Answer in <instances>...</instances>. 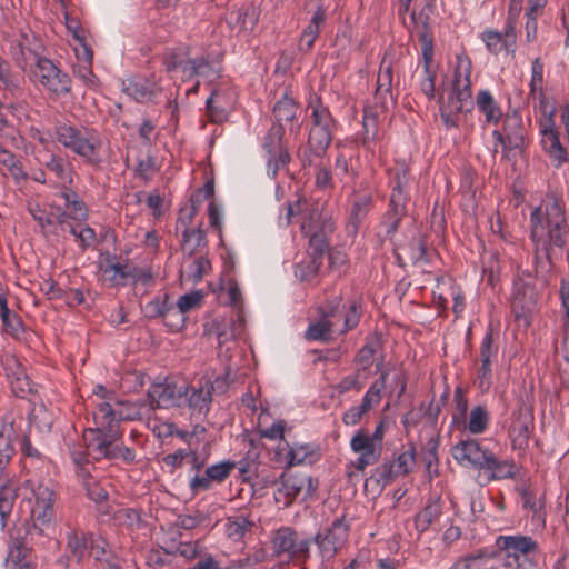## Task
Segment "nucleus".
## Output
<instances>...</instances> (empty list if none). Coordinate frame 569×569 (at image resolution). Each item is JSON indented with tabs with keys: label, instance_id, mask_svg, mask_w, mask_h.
<instances>
[{
	"label": "nucleus",
	"instance_id": "f257e3e1",
	"mask_svg": "<svg viewBox=\"0 0 569 569\" xmlns=\"http://www.w3.org/2000/svg\"><path fill=\"white\" fill-rule=\"evenodd\" d=\"M470 78V59L458 56L451 87L447 93L446 100L440 106L441 120L447 129L458 128L459 114L471 112L475 104L479 112L483 114L486 123L498 124L502 119L503 113L500 104L489 90H480L475 101L472 100Z\"/></svg>",
	"mask_w": 569,
	"mask_h": 569
},
{
	"label": "nucleus",
	"instance_id": "f03ea898",
	"mask_svg": "<svg viewBox=\"0 0 569 569\" xmlns=\"http://www.w3.org/2000/svg\"><path fill=\"white\" fill-rule=\"evenodd\" d=\"M302 214L301 232L309 238L308 257L296 266L295 274L301 281L311 280L318 273L327 250V237L333 231L332 220L322 212V204L298 199L289 203L286 213L279 216V226L288 227L292 217Z\"/></svg>",
	"mask_w": 569,
	"mask_h": 569
},
{
	"label": "nucleus",
	"instance_id": "7ed1b4c3",
	"mask_svg": "<svg viewBox=\"0 0 569 569\" xmlns=\"http://www.w3.org/2000/svg\"><path fill=\"white\" fill-rule=\"evenodd\" d=\"M530 224L537 259H543L541 268L548 270L550 258L547 244L563 248L567 243L568 224L562 192L549 189L541 203L532 210Z\"/></svg>",
	"mask_w": 569,
	"mask_h": 569
},
{
	"label": "nucleus",
	"instance_id": "20e7f679",
	"mask_svg": "<svg viewBox=\"0 0 569 569\" xmlns=\"http://www.w3.org/2000/svg\"><path fill=\"white\" fill-rule=\"evenodd\" d=\"M22 501L28 506L30 528L22 541L42 536L56 519L57 493L53 488L40 479L29 478L20 487Z\"/></svg>",
	"mask_w": 569,
	"mask_h": 569
},
{
	"label": "nucleus",
	"instance_id": "39448f33",
	"mask_svg": "<svg viewBox=\"0 0 569 569\" xmlns=\"http://www.w3.org/2000/svg\"><path fill=\"white\" fill-rule=\"evenodd\" d=\"M119 431H103L94 428H88L83 432V442L86 452L73 450L71 458L77 466H82L92 460H122L130 465L136 461V451L132 448L123 446L120 441Z\"/></svg>",
	"mask_w": 569,
	"mask_h": 569
},
{
	"label": "nucleus",
	"instance_id": "423d86ee",
	"mask_svg": "<svg viewBox=\"0 0 569 569\" xmlns=\"http://www.w3.org/2000/svg\"><path fill=\"white\" fill-rule=\"evenodd\" d=\"M54 136L60 144L86 162L100 164L102 139L97 130L83 126L60 123L56 127Z\"/></svg>",
	"mask_w": 569,
	"mask_h": 569
},
{
	"label": "nucleus",
	"instance_id": "0eeeda50",
	"mask_svg": "<svg viewBox=\"0 0 569 569\" xmlns=\"http://www.w3.org/2000/svg\"><path fill=\"white\" fill-rule=\"evenodd\" d=\"M309 108L311 109V127L308 136V149L313 156L321 158L331 143L337 123L328 107L318 98L310 101Z\"/></svg>",
	"mask_w": 569,
	"mask_h": 569
},
{
	"label": "nucleus",
	"instance_id": "6e6552de",
	"mask_svg": "<svg viewBox=\"0 0 569 569\" xmlns=\"http://www.w3.org/2000/svg\"><path fill=\"white\" fill-rule=\"evenodd\" d=\"M496 546L508 568H520L526 560L540 552L539 542L530 536L501 535L496 539Z\"/></svg>",
	"mask_w": 569,
	"mask_h": 569
},
{
	"label": "nucleus",
	"instance_id": "1a4fd4ad",
	"mask_svg": "<svg viewBox=\"0 0 569 569\" xmlns=\"http://www.w3.org/2000/svg\"><path fill=\"white\" fill-rule=\"evenodd\" d=\"M272 556L287 560H306L309 557L311 540L300 538L298 532L288 526L274 530L270 538Z\"/></svg>",
	"mask_w": 569,
	"mask_h": 569
},
{
	"label": "nucleus",
	"instance_id": "9d476101",
	"mask_svg": "<svg viewBox=\"0 0 569 569\" xmlns=\"http://www.w3.org/2000/svg\"><path fill=\"white\" fill-rule=\"evenodd\" d=\"M318 481L307 475H281L274 491V500L288 507L300 495L311 496L316 492Z\"/></svg>",
	"mask_w": 569,
	"mask_h": 569
},
{
	"label": "nucleus",
	"instance_id": "9b49d317",
	"mask_svg": "<svg viewBox=\"0 0 569 569\" xmlns=\"http://www.w3.org/2000/svg\"><path fill=\"white\" fill-rule=\"evenodd\" d=\"M186 392V383H178L169 379H164L161 382H153L148 389L150 409L180 407L183 403Z\"/></svg>",
	"mask_w": 569,
	"mask_h": 569
},
{
	"label": "nucleus",
	"instance_id": "f8f14e48",
	"mask_svg": "<svg viewBox=\"0 0 569 569\" xmlns=\"http://www.w3.org/2000/svg\"><path fill=\"white\" fill-rule=\"evenodd\" d=\"M276 455L278 460L284 463L286 468L295 466L313 465L321 458L320 448L318 445L308 442H292L283 440L279 446Z\"/></svg>",
	"mask_w": 569,
	"mask_h": 569
},
{
	"label": "nucleus",
	"instance_id": "ddd939ff",
	"mask_svg": "<svg viewBox=\"0 0 569 569\" xmlns=\"http://www.w3.org/2000/svg\"><path fill=\"white\" fill-rule=\"evenodd\" d=\"M39 82L50 92L61 96L70 91V78L60 71L51 60L39 58L33 71Z\"/></svg>",
	"mask_w": 569,
	"mask_h": 569
},
{
	"label": "nucleus",
	"instance_id": "4468645a",
	"mask_svg": "<svg viewBox=\"0 0 569 569\" xmlns=\"http://www.w3.org/2000/svg\"><path fill=\"white\" fill-rule=\"evenodd\" d=\"M388 371H382L379 379L375 380L367 392L365 393L362 401L359 406L349 408L342 417V421L347 426L357 425L362 416L368 412L372 407L377 406L382 396L383 389H386Z\"/></svg>",
	"mask_w": 569,
	"mask_h": 569
},
{
	"label": "nucleus",
	"instance_id": "2eb2a0df",
	"mask_svg": "<svg viewBox=\"0 0 569 569\" xmlns=\"http://www.w3.org/2000/svg\"><path fill=\"white\" fill-rule=\"evenodd\" d=\"M348 530L349 528L342 519H336L323 533L316 535L315 542L323 559H331L343 546L348 537Z\"/></svg>",
	"mask_w": 569,
	"mask_h": 569
},
{
	"label": "nucleus",
	"instance_id": "dca6fc26",
	"mask_svg": "<svg viewBox=\"0 0 569 569\" xmlns=\"http://www.w3.org/2000/svg\"><path fill=\"white\" fill-rule=\"evenodd\" d=\"M490 453L476 439L461 440L451 448V455L459 465L479 470L483 468Z\"/></svg>",
	"mask_w": 569,
	"mask_h": 569
},
{
	"label": "nucleus",
	"instance_id": "f3484780",
	"mask_svg": "<svg viewBox=\"0 0 569 569\" xmlns=\"http://www.w3.org/2000/svg\"><path fill=\"white\" fill-rule=\"evenodd\" d=\"M123 92L140 103L152 101L157 97L161 88L156 79L144 76H133L122 81Z\"/></svg>",
	"mask_w": 569,
	"mask_h": 569
},
{
	"label": "nucleus",
	"instance_id": "a211bd4d",
	"mask_svg": "<svg viewBox=\"0 0 569 569\" xmlns=\"http://www.w3.org/2000/svg\"><path fill=\"white\" fill-rule=\"evenodd\" d=\"M2 367L11 385L13 393L19 398H26L32 392V383L24 372L19 360L12 355L2 357Z\"/></svg>",
	"mask_w": 569,
	"mask_h": 569
},
{
	"label": "nucleus",
	"instance_id": "6ab92c4d",
	"mask_svg": "<svg viewBox=\"0 0 569 569\" xmlns=\"http://www.w3.org/2000/svg\"><path fill=\"white\" fill-rule=\"evenodd\" d=\"M541 136V146L543 151L548 154L553 167L559 168L568 161V153L566 148L560 142L559 133L556 124H542L539 127Z\"/></svg>",
	"mask_w": 569,
	"mask_h": 569
},
{
	"label": "nucleus",
	"instance_id": "aec40b11",
	"mask_svg": "<svg viewBox=\"0 0 569 569\" xmlns=\"http://www.w3.org/2000/svg\"><path fill=\"white\" fill-rule=\"evenodd\" d=\"M350 447L356 453H359V457L353 462L358 470H363L366 467L376 463L382 451L381 448L369 440L368 433L363 431L357 432L351 438Z\"/></svg>",
	"mask_w": 569,
	"mask_h": 569
},
{
	"label": "nucleus",
	"instance_id": "412c9836",
	"mask_svg": "<svg viewBox=\"0 0 569 569\" xmlns=\"http://www.w3.org/2000/svg\"><path fill=\"white\" fill-rule=\"evenodd\" d=\"M120 401L110 397L107 401H100L96 405L92 412L94 429L103 431H119V422L121 421V411L119 409Z\"/></svg>",
	"mask_w": 569,
	"mask_h": 569
},
{
	"label": "nucleus",
	"instance_id": "4be33fe9",
	"mask_svg": "<svg viewBox=\"0 0 569 569\" xmlns=\"http://www.w3.org/2000/svg\"><path fill=\"white\" fill-rule=\"evenodd\" d=\"M392 61L385 57L380 63L379 72L377 76V88L375 99L379 103L381 111L388 110L395 103L392 93Z\"/></svg>",
	"mask_w": 569,
	"mask_h": 569
},
{
	"label": "nucleus",
	"instance_id": "5701e85b",
	"mask_svg": "<svg viewBox=\"0 0 569 569\" xmlns=\"http://www.w3.org/2000/svg\"><path fill=\"white\" fill-rule=\"evenodd\" d=\"M212 402V393L204 381L200 380L198 386H187L183 403H187L191 416L198 418L207 416Z\"/></svg>",
	"mask_w": 569,
	"mask_h": 569
},
{
	"label": "nucleus",
	"instance_id": "b1692460",
	"mask_svg": "<svg viewBox=\"0 0 569 569\" xmlns=\"http://www.w3.org/2000/svg\"><path fill=\"white\" fill-rule=\"evenodd\" d=\"M234 103L233 94L224 89H214L206 101L207 111L212 122H222Z\"/></svg>",
	"mask_w": 569,
	"mask_h": 569
},
{
	"label": "nucleus",
	"instance_id": "393cba45",
	"mask_svg": "<svg viewBox=\"0 0 569 569\" xmlns=\"http://www.w3.org/2000/svg\"><path fill=\"white\" fill-rule=\"evenodd\" d=\"M7 569H37L28 541L12 540L6 558Z\"/></svg>",
	"mask_w": 569,
	"mask_h": 569
},
{
	"label": "nucleus",
	"instance_id": "a878e982",
	"mask_svg": "<svg viewBox=\"0 0 569 569\" xmlns=\"http://www.w3.org/2000/svg\"><path fill=\"white\" fill-rule=\"evenodd\" d=\"M372 204V197L366 192H357L350 200L348 233H357L360 223L368 216Z\"/></svg>",
	"mask_w": 569,
	"mask_h": 569
},
{
	"label": "nucleus",
	"instance_id": "bb28decb",
	"mask_svg": "<svg viewBox=\"0 0 569 569\" xmlns=\"http://www.w3.org/2000/svg\"><path fill=\"white\" fill-rule=\"evenodd\" d=\"M17 498V486L8 477L0 475V528L4 530Z\"/></svg>",
	"mask_w": 569,
	"mask_h": 569
},
{
	"label": "nucleus",
	"instance_id": "cd10ccee",
	"mask_svg": "<svg viewBox=\"0 0 569 569\" xmlns=\"http://www.w3.org/2000/svg\"><path fill=\"white\" fill-rule=\"evenodd\" d=\"M502 129L508 139L510 148H518L525 141V128L521 114L513 110L506 116L502 114Z\"/></svg>",
	"mask_w": 569,
	"mask_h": 569
},
{
	"label": "nucleus",
	"instance_id": "c85d7f7f",
	"mask_svg": "<svg viewBox=\"0 0 569 569\" xmlns=\"http://www.w3.org/2000/svg\"><path fill=\"white\" fill-rule=\"evenodd\" d=\"M202 298V292L200 290H196L190 293H186L178 299L174 305V309L179 311V313H174L177 321H171V330L178 331L184 327L186 313L198 308L201 305Z\"/></svg>",
	"mask_w": 569,
	"mask_h": 569
},
{
	"label": "nucleus",
	"instance_id": "c756f323",
	"mask_svg": "<svg viewBox=\"0 0 569 569\" xmlns=\"http://www.w3.org/2000/svg\"><path fill=\"white\" fill-rule=\"evenodd\" d=\"M326 20V11L322 7H318L313 16L311 17L309 23L306 26V28L302 31V34L300 37L299 41V50L307 52L309 51L316 39L319 36L320 32V26Z\"/></svg>",
	"mask_w": 569,
	"mask_h": 569
},
{
	"label": "nucleus",
	"instance_id": "7c9ffc66",
	"mask_svg": "<svg viewBox=\"0 0 569 569\" xmlns=\"http://www.w3.org/2000/svg\"><path fill=\"white\" fill-rule=\"evenodd\" d=\"M92 52L84 47L83 57L78 58V62L73 64V73L87 88L98 89L99 79L93 73L92 68Z\"/></svg>",
	"mask_w": 569,
	"mask_h": 569
},
{
	"label": "nucleus",
	"instance_id": "2f4dec72",
	"mask_svg": "<svg viewBox=\"0 0 569 569\" xmlns=\"http://www.w3.org/2000/svg\"><path fill=\"white\" fill-rule=\"evenodd\" d=\"M191 62L192 60L189 59V51L186 47L170 49L163 56V63L166 66V70L168 72L180 71L182 73L183 80H187L188 76L186 67L190 66Z\"/></svg>",
	"mask_w": 569,
	"mask_h": 569
},
{
	"label": "nucleus",
	"instance_id": "473e14b6",
	"mask_svg": "<svg viewBox=\"0 0 569 569\" xmlns=\"http://www.w3.org/2000/svg\"><path fill=\"white\" fill-rule=\"evenodd\" d=\"M44 168L52 172L63 186L72 183V164L66 158L58 154H50L46 161H40Z\"/></svg>",
	"mask_w": 569,
	"mask_h": 569
},
{
	"label": "nucleus",
	"instance_id": "72a5a7b5",
	"mask_svg": "<svg viewBox=\"0 0 569 569\" xmlns=\"http://www.w3.org/2000/svg\"><path fill=\"white\" fill-rule=\"evenodd\" d=\"M186 70L188 71L187 80L193 77H202L208 81H213L219 77L220 67L217 61L201 57L192 60L191 64L186 67Z\"/></svg>",
	"mask_w": 569,
	"mask_h": 569
},
{
	"label": "nucleus",
	"instance_id": "f704fd0d",
	"mask_svg": "<svg viewBox=\"0 0 569 569\" xmlns=\"http://www.w3.org/2000/svg\"><path fill=\"white\" fill-rule=\"evenodd\" d=\"M146 315L150 318L162 317L166 326L171 329V316L179 313L174 305L168 301V297H156L144 307Z\"/></svg>",
	"mask_w": 569,
	"mask_h": 569
},
{
	"label": "nucleus",
	"instance_id": "c9c22d12",
	"mask_svg": "<svg viewBox=\"0 0 569 569\" xmlns=\"http://www.w3.org/2000/svg\"><path fill=\"white\" fill-rule=\"evenodd\" d=\"M89 533L74 529L67 533V549L78 562H81L89 555Z\"/></svg>",
	"mask_w": 569,
	"mask_h": 569
},
{
	"label": "nucleus",
	"instance_id": "e433bc0d",
	"mask_svg": "<svg viewBox=\"0 0 569 569\" xmlns=\"http://www.w3.org/2000/svg\"><path fill=\"white\" fill-rule=\"evenodd\" d=\"M489 412L483 406H476L471 409L469 418L461 421L463 428L472 435H480L486 431L489 426Z\"/></svg>",
	"mask_w": 569,
	"mask_h": 569
},
{
	"label": "nucleus",
	"instance_id": "4c0bfd02",
	"mask_svg": "<svg viewBox=\"0 0 569 569\" xmlns=\"http://www.w3.org/2000/svg\"><path fill=\"white\" fill-rule=\"evenodd\" d=\"M253 522L244 515L228 517L226 522V533L233 541L241 540L251 531Z\"/></svg>",
	"mask_w": 569,
	"mask_h": 569
},
{
	"label": "nucleus",
	"instance_id": "58836bf2",
	"mask_svg": "<svg viewBox=\"0 0 569 569\" xmlns=\"http://www.w3.org/2000/svg\"><path fill=\"white\" fill-rule=\"evenodd\" d=\"M361 144L370 152L373 153V144L377 140V112H372L366 108L362 120Z\"/></svg>",
	"mask_w": 569,
	"mask_h": 569
},
{
	"label": "nucleus",
	"instance_id": "ea45409f",
	"mask_svg": "<svg viewBox=\"0 0 569 569\" xmlns=\"http://www.w3.org/2000/svg\"><path fill=\"white\" fill-rule=\"evenodd\" d=\"M481 470L490 472L491 479H508L512 478L516 473L515 465L511 461H500L492 452L489 455Z\"/></svg>",
	"mask_w": 569,
	"mask_h": 569
},
{
	"label": "nucleus",
	"instance_id": "a19ab883",
	"mask_svg": "<svg viewBox=\"0 0 569 569\" xmlns=\"http://www.w3.org/2000/svg\"><path fill=\"white\" fill-rule=\"evenodd\" d=\"M13 428L12 425H4L0 430V475L7 465L11 461L16 450L12 443Z\"/></svg>",
	"mask_w": 569,
	"mask_h": 569
},
{
	"label": "nucleus",
	"instance_id": "79ce46f5",
	"mask_svg": "<svg viewBox=\"0 0 569 569\" xmlns=\"http://www.w3.org/2000/svg\"><path fill=\"white\" fill-rule=\"evenodd\" d=\"M0 164H2L16 182H21L28 179V173L24 171L21 161L14 153L4 149L0 144Z\"/></svg>",
	"mask_w": 569,
	"mask_h": 569
},
{
	"label": "nucleus",
	"instance_id": "37998d69",
	"mask_svg": "<svg viewBox=\"0 0 569 569\" xmlns=\"http://www.w3.org/2000/svg\"><path fill=\"white\" fill-rule=\"evenodd\" d=\"M441 513V507L438 501L429 502L421 511L415 517V528L418 535H421L436 521Z\"/></svg>",
	"mask_w": 569,
	"mask_h": 569
},
{
	"label": "nucleus",
	"instance_id": "c03bdc74",
	"mask_svg": "<svg viewBox=\"0 0 569 569\" xmlns=\"http://www.w3.org/2000/svg\"><path fill=\"white\" fill-rule=\"evenodd\" d=\"M297 110L295 100L284 94L273 107V116L277 122L274 126L283 128V123L291 122L296 118Z\"/></svg>",
	"mask_w": 569,
	"mask_h": 569
},
{
	"label": "nucleus",
	"instance_id": "a18cd8bd",
	"mask_svg": "<svg viewBox=\"0 0 569 569\" xmlns=\"http://www.w3.org/2000/svg\"><path fill=\"white\" fill-rule=\"evenodd\" d=\"M510 437L515 449L528 447L530 438V422L527 418H518L510 427Z\"/></svg>",
	"mask_w": 569,
	"mask_h": 569
},
{
	"label": "nucleus",
	"instance_id": "49530a36",
	"mask_svg": "<svg viewBox=\"0 0 569 569\" xmlns=\"http://www.w3.org/2000/svg\"><path fill=\"white\" fill-rule=\"evenodd\" d=\"M335 331H338L335 321L320 318L308 327L306 338L312 341L327 340L330 338L331 332Z\"/></svg>",
	"mask_w": 569,
	"mask_h": 569
},
{
	"label": "nucleus",
	"instance_id": "de8ad7c7",
	"mask_svg": "<svg viewBox=\"0 0 569 569\" xmlns=\"http://www.w3.org/2000/svg\"><path fill=\"white\" fill-rule=\"evenodd\" d=\"M399 476L400 475L396 472V468L391 461L383 462L382 465L375 469L371 477L367 480V485L369 482H375L378 487L382 489Z\"/></svg>",
	"mask_w": 569,
	"mask_h": 569
},
{
	"label": "nucleus",
	"instance_id": "09e8293b",
	"mask_svg": "<svg viewBox=\"0 0 569 569\" xmlns=\"http://www.w3.org/2000/svg\"><path fill=\"white\" fill-rule=\"evenodd\" d=\"M121 411L120 419L123 420H141L144 416H147L152 409H150V403L147 406L144 402H124L120 401Z\"/></svg>",
	"mask_w": 569,
	"mask_h": 569
},
{
	"label": "nucleus",
	"instance_id": "8fccbe9b",
	"mask_svg": "<svg viewBox=\"0 0 569 569\" xmlns=\"http://www.w3.org/2000/svg\"><path fill=\"white\" fill-rule=\"evenodd\" d=\"M481 40L490 53L498 56L505 51L508 54V42L500 34V31L487 29L481 33Z\"/></svg>",
	"mask_w": 569,
	"mask_h": 569
},
{
	"label": "nucleus",
	"instance_id": "3c124183",
	"mask_svg": "<svg viewBox=\"0 0 569 569\" xmlns=\"http://www.w3.org/2000/svg\"><path fill=\"white\" fill-rule=\"evenodd\" d=\"M31 213L43 230H49L54 224L63 227L67 218V212H60L59 210H57V212L47 213L38 208L32 209Z\"/></svg>",
	"mask_w": 569,
	"mask_h": 569
},
{
	"label": "nucleus",
	"instance_id": "603ef678",
	"mask_svg": "<svg viewBox=\"0 0 569 569\" xmlns=\"http://www.w3.org/2000/svg\"><path fill=\"white\" fill-rule=\"evenodd\" d=\"M206 237L199 229H188L183 231L182 251L188 256H192L198 248L204 246Z\"/></svg>",
	"mask_w": 569,
	"mask_h": 569
},
{
	"label": "nucleus",
	"instance_id": "864d4df0",
	"mask_svg": "<svg viewBox=\"0 0 569 569\" xmlns=\"http://www.w3.org/2000/svg\"><path fill=\"white\" fill-rule=\"evenodd\" d=\"M535 102V108L541 113L539 119V127L542 124H555V113L556 107L555 104L548 100L545 96L543 91L541 94H536V99H531Z\"/></svg>",
	"mask_w": 569,
	"mask_h": 569
},
{
	"label": "nucleus",
	"instance_id": "5fc2aeb1",
	"mask_svg": "<svg viewBox=\"0 0 569 569\" xmlns=\"http://www.w3.org/2000/svg\"><path fill=\"white\" fill-rule=\"evenodd\" d=\"M283 128L281 126H272L264 137L263 149L268 154L287 152L282 147Z\"/></svg>",
	"mask_w": 569,
	"mask_h": 569
},
{
	"label": "nucleus",
	"instance_id": "6e6d98bb",
	"mask_svg": "<svg viewBox=\"0 0 569 569\" xmlns=\"http://www.w3.org/2000/svg\"><path fill=\"white\" fill-rule=\"evenodd\" d=\"M102 271L104 279L113 287L124 286L130 276L127 267L121 263H110Z\"/></svg>",
	"mask_w": 569,
	"mask_h": 569
},
{
	"label": "nucleus",
	"instance_id": "4d7b16f0",
	"mask_svg": "<svg viewBox=\"0 0 569 569\" xmlns=\"http://www.w3.org/2000/svg\"><path fill=\"white\" fill-rule=\"evenodd\" d=\"M543 83V63L540 58H536L531 63L530 91L528 99H536V94H541Z\"/></svg>",
	"mask_w": 569,
	"mask_h": 569
},
{
	"label": "nucleus",
	"instance_id": "13d9d810",
	"mask_svg": "<svg viewBox=\"0 0 569 569\" xmlns=\"http://www.w3.org/2000/svg\"><path fill=\"white\" fill-rule=\"evenodd\" d=\"M522 498V507L532 512V519L540 526H545V516L542 512V505L539 500H537L532 493L525 489L521 492Z\"/></svg>",
	"mask_w": 569,
	"mask_h": 569
},
{
	"label": "nucleus",
	"instance_id": "bf43d9fd",
	"mask_svg": "<svg viewBox=\"0 0 569 569\" xmlns=\"http://www.w3.org/2000/svg\"><path fill=\"white\" fill-rule=\"evenodd\" d=\"M453 402L455 412L452 415V422L459 426L461 425V421H465L468 411V400L461 387H457L455 389Z\"/></svg>",
	"mask_w": 569,
	"mask_h": 569
},
{
	"label": "nucleus",
	"instance_id": "052dcab7",
	"mask_svg": "<svg viewBox=\"0 0 569 569\" xmlns=\"http://www.w3.org/2000/svg\"><path fill=\"white\" fill-rule=\"evenodd\" d=\"M234 468V463L231 461H221L212 465L206 469L208 477L214 482L220 483L224 481Z\"/></svg>",
	"mask_w": 569,
	"mask_h": 569
},
{
	"label": "nucleus",
	"instance_id": "680f3d73",
	"mask_svg": "<svg viewBox=\"0 0 569 569\" xmlns=\"http://www.w3.org/2000/svg\"><path fill=\"white\" fill-rule=\"evenodd\" d=\"M436 72L431 70L430 63L425 62L420 79V90L430 100L435 97Z\"/></svg>",
	"mask_w": 569,
	"mask_h": 569
},
{
	"label": "nucleus",
	"instance_id": "e2e57ef3",
	"mask_svg": "<svg viewBox=\"0 0 569 569\" xmlns=\"http://www.w3.org/2000/svg\"><path fill=\"white\" fill-rule=\"evenodd\" d=\"M210 261L206 257L200 256L196 258L190 264L189 277L193 282H198L202 279L204 274H207L210 271Z\"/></svg>",
	"mask_w": 569,
	"mask_h": 569
},
{
	"label": "nucleus",
	"instance_id": "0e129e2a",
	"mask_svg": "<svg viewBox=\"0 0 569 569\" xmlns=\"http://www.w3.org/2000/svg\"><path fill=\"white\" fill-rule=\"evenodd\" d=\"M90 539V555L93 556L96 561L103 562L104 559L109 556L107 551V542L101 537H94L93 533H89Z\"/></svg>",
	"mask_w": 569,
	"mask_h": 569
},
{
	"label": "nucleus",
	"instance_id": "69168bd1",
	"mask_svg": "<svg viewBox=\"0 0 569 569\" xmlns=\"http://www.w3.org/2000/svg\"><path fill=\"white\" fill-rule=\"evenodd\" d=\"M355 174L353 170L349 168L348 159L345 154L339 153L335 162V176L342 182L347 183Z\"/></svg>",
	"mask_w": 569,
	"mask_h": 569
},
{
	"label": "nucleus",
	"instance_id": "338daca9",
	"mask_svg": "<svg viewBox=\"0 0 569 569\" xmlns=\"http://www.w3.org/2000/svg\"><path fill=\"white\" fill-rule=\"evenodd\" d=\"M84 486L90 500L99 503L108 498V491L92 478L87 479Z\"/></svg>",
	"mask_w": 569,
	"mask_h": 569
},
{
	"label": "nucleus",
	"instance_id": "774afa93",
	"mask_svg": "<svg viewBox=\"0 0 569 569\" xmlns=\"http://www.w3.org/2000/svg\"><path fill=\"white\" fill-rule=\"evenodd\" d=\"M498 348L493 346L491 331L486 332L481 347H480V360L481 362H491L497 357Z\"/></svg>",
	"mask_w": 569,
	"mask_h": 569
}]
</instances>
